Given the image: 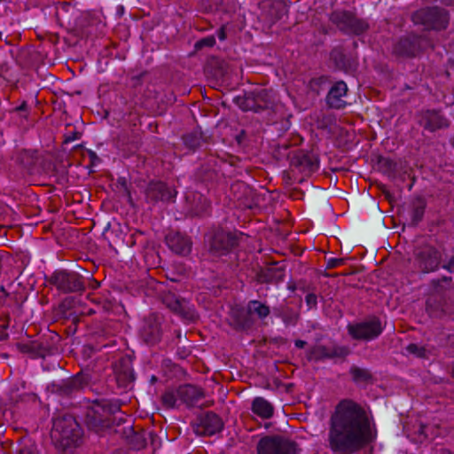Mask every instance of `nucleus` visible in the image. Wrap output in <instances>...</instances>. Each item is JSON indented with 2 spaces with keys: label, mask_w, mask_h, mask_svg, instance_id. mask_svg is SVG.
<instances>
[{
  "label": "nucleus",
  "mask_w": 454,
  "mask_h": 454,
  "mask_svg": "<svg viewBox=\"0 0 454 454\" xmlns=\"http://www.w3.org/2000/svg\"><path fill=\"white\" fill-rule=\"evenodd\" d=\"M376 436L366 411L351 400H343L336 406L330 419L329 448L338 454L354 453Z\"/></svg>",
  "instance_id": "obj_1"
},
{
  "label": "nucleus",
  "mask_w": 454,
  "mask_h": 454,
  "mask_svg": "<svg viewBox=\"0 0 454 454\" xmlns=\"http://www.w3.org/2000/svg\"><path fill=\"white\" fill-rule=\"evenodd\" d=\"M51 436L64 448H67L78 443L82 436V429L72 416H63L53 419Z\"/></svg>",
  "instance_id": "obj_2"
},
{
  "label": "nucleus",
  "mask_w": 454,
  "mask_h": 454,
  "mask_svg": "<svg viewBox=\"0 0 454 454\" xmlns=\"http://www.w3.org/2000/svg\"><path fill=\"white\" fill-rule=\"evenodd\" d=\"M274 101V92L265 89L235 98V103L241 110L255 113L272 107Z\"/></svg>",
  "instance_id": "obj_3"
},
{
  "label": "nucleus",
  "mask_w": 454,
  "mask_h": 454,
  "mask_svg": "<svg viewBox=\"0 0 454 454\" xmlns=\"http://www.w3.org/2000/svg\"><path fill=\"white\" fill-rule=\"evenodd\" d=\"M258 454H299L297 444L282 436H266L257 444Z\"/></svg>",
  "instance_id": "obj_4"
},
{
  "label": "nucleus",
  "mask_w": 454,
  "mask_h": 454,
  "mask_svg": "<svg viewBox=\"0 0 454 454\" xmlns=\"http://www.w3.org/2000/svg\"><path fill=\"white\" fill-rule=\"evenodd\" d=\"M415 24L422 25L425 29H442L448 24L447 12L438 7L421 9L412 15Z\"/></svg>",
  "instance_id": "obj_5"
},
{
  "label": "nucleus",
  "mask_w": 454,
  "mask_h": 454,
  "mask_svg": "<svg viewBox=\"0 0 454 454\" xmlns=\"http://www.w3.org/2000/svg\"><path fill=\"white\" fill-rule=\"evenodd\" d=\"M348 332L355 340L369 341L381 333L382 325L378 318L372 317L363 322L348 325Z\"/></svg>",
  "instance_id": "obj_6"
},
{
  "label": "nucleus",
  "mask_w": 454,
  "mask_h": 454,
  "mask_svg": "<svg viewBox=\"0 0 454 454\" xmlns=\"http://www.w3.org/2000/svg\"><path fill=\"white\" fill-rule=\"evenodd\" d=\"M330 20L345 33L360 34L368 27L366 22L357 20L350 12L345 11L333 12Z\"/></svg>",
  "instance_id": "obj_7"
},
{
  "label": "nucleus",
  "mask_w": 454,
  "mask_h": 454,
  "mask_svg": "<svg viewBox=\"0 0 454 454\" xmlns=\"http://www.w3.org/2000/svg\"><path fill=\"white\" fill-rule=\"evenodd\" d=\"M51 282L63 293L77 292L83 289L81 277L74 272L56 271L51 276Z\"/></svg>",
  "instance_id": "obj_8"
},
{
  "label": "nucleus",
  "mask_w": 454,
  "mask_h": 454,
  "mask_svg": "<svg viewBox=\"0 0 454 454\" xmlns=\"http://www.w3.org/2000/svg\"><path fill=\"white\" fill-rule=\"evenodd\" d=\"M163 303L175 313L180 315L188 321H193L197 316L189 302L176 296L175 294L168 293L163 296Z\"/></svg>",
  "instance_id": "obj_9"
},
{
  "label": "nucleus",
  "mask_w": 454,
  "mask_h": 454,
  "mask_svg": "<svg viewBox=\"0 0 454 454\" xmlns=\"http://www.w3.org/2000/svg\"><path fill=\"white\" fill-rule=\"evenodd\" d=\"M270 308L257 300L250 301L247 306V315L237 318V325L241 328L249 327L252 322V317L263 320L270 315Z\"/></svg>",
  "instance_id": "obj_10"
},
{
  "label": "nucleus",
  "mask_w": 454,
  "mask_h": 454,
  "mask_svg": "<svg viewBox=\"0 0 454 454\" xmlns=\"http://www.w3.org/2000/svg\"><path fill=\"white\" fill-rule=\"evenodd\" d=\"M145 194L151 202H170L175 199L176 192L161 182H153L148 185Z\"/></svg>",
  "instance_id": "obj_11"
},
{
  "label": "nucleus",
  "mask_w": 454,
  "mask_h": 454,
  "mask_svg": "<svg viewBox=\"0 0 454 454\" xmlns=\"http://www.w3.org/2000/svg\"><path fill=\"white\" fill-rule=\"evenodd\" d=\"M237 244L236 239L230 232L219 231L215 233L210 244V252L220 256L227 253Z\"/></svg>",
  "instance_id": "obj_12"
},
{
  "label": "nucleus",
  "mask_w": 454,
  "mask_h": 454,
  "mask_svg": "<svg viewBox=\"0 0 454 454\" xmlns=\"http://www.w3.org/2000/svg\"><path fill=\"white\" fill-rule=\"evenodd\" d=\"M349 353V350L346 347L342 346H323L318 345L314 347L310 353L309 358L316 360L330 359L335 357H345Z\"/></svg>",
  "instance_id": "obj_13"
},
{
  "label": "nucleus",
  "mask_w": 454,
  "mask_h": 454,
  "mask_svg": "<svg viewBox=\"0 0 454 454\" xmlns=\"http://www.w3.org/2000/svg\"><path fill=\"white\" fill-rule=\"evenodd\" d=\"M440 253L434 247H425L418 256L419 267L424 272H430L438 268Z\"/></svg>",
  "instance_id": "obj_14"
},
{
  "label": "nucleus",
  "mask_w": 454,
  "mask_h": 454,
  "mask_svg": "<svg viewBox=\"0 0 454 454\" xmlns=\"http://www.w3.org/2000/svg\"><path fill=\"white\" fill-rule=\"evenodd\" d=\"M140 334L142 339L148 344L157 342L160 337V327L158 318L150 317L145 320Z\"/></svg>",
  "instance_id": "obj_15"
},
{
  "label": "nucleus",
  "mask_w": 454,
  "mask_h": 454,
  "mask_svg": "<svg viewBox=\"0 0 454 454\" xmlns=\"http://www.w3.org/2000/svg\"><path fill=\"white\" fill-rule=\"evenodd\" d=\"M223 424L222 419L216 414L213 412H207L200 419V427L201 430L198 429V433L212 435L219 432L223 428Z\"/></svg>",
  "instance_id": "obj_16"
},
{
  "label": "nucleus",
  "mask_w": 454,
  "mask_h": 454,
  "mask_svg": "<svg viewBox=\"0 0 454 454\" xmlns=\"http://www.w3.org/2000/svg\"><path fill=\"white\" fill-rule=\"evenodd\" d=\"M176 395L181 402L189 406H192L202 398L203 392L196 386L184 385L179 387L176 390Z\"/></svg>",
  "instance_id": "obj_17"
},
{
  "label": "nucleus",
  "mask_w": 454,
  "mask_h": 454,
  "mask_svg": "<svg viewBox=\"0 0 454 454\" xmlns=\"http://www.w3.org/2000/svg\"><path fill=\"white\" fill-rule=\"evenodd\" d=\"M420 124L429 131H434L448 126V121L438 112L427 111L422 114Z\"/></svg>",
  "instance_id": "obj_18"
},
{
  "label": "nucleus",
  "mask_w": 454,
  "mask_h": 454,
  "mask_svg": "<svg viewBox=\"0 0 454 454\" xmlns=\"http://www.w3.org/2000/svg\"><path fill=\"white\" fill-rule=\"evenodd\" d=\"M348 87L344 82H336L327 95V103L333 108H341L345 105L343 98L346 96Z\"/></svg>",
  "instance_id": "obj_19"
},
{
  "label": "nucleus",
  "mask_w": 454,
  "mask_h": 454,
  "mask_svg": "<svg viewBox=\"0 0 454 454\" xmlns=\"http://www.w3.org/2000/svg\"><path fill=\"white\" fill-rule=\"evenodd\" d=\"M167 243L172 251L182 255L188 254L192 249L190 239L179 233L168 236Z\"/></svg>",
  "instance_id": "obj_20"
},
{
  "label": "nucleus",
  "mask_w": 454,
  "mask_h": 454,
  "mask_svg": "<svg viewBox=\"0 0 454 454\" xmlns=\"http://www.w3.org/2000/svg\"><path fill=\"white\" fill-rule=\"evenodd\" d=\"M254 413L262 419H270L273 414L272 405L262 397H256L252 403Z\"/></svg>",
  "instance_id": "obj_21"
},
{
  "label": "nucleus",
  "mask_w": 454,
  "mask_h": 454,
  "mask_svg": "<svg viewBox=\"0 0 454 454\" xmlns=\"http://www.w3.org/2000/svg\"><path fill=\"white\" fill-rule=\"evenodd\" d=\"M134 373L129 361L124 362L121 367L116 371V380L122 386L127 387L128 384L134 380Z\"/></svg>",
  "instance_id": "obj_22"
},
{
  "label": "nucleus",
  "mask_w": 454,
  "mask_h": 454,
  "mask_svg": "<svg viewBox=\"0 0 454 454\" xmlns=\"http://www.w3.org/2000/svg\"><path fill=\"white\" fill-rule=\"evenodd\" d=\"M416 51L417 47L410 38L401 39L394 47L395 53L400 56H412Z\"/></svg>",
  "instance_id": "obj_23"
},
{
  "label": "nucleus",
  "mask_w": 454,
  "mask_h": 454,
  "mask_svg": "<svg viewBox=\"0 0 454 454\" xmlns=\"http://www.w3.org/2000/svg\"><path fill=\"white\" fill-rule=\"evenodd\" d=\"M192 197V202L191 205V209L195 214H200L206 209L207 200L200 193H190L187 195L186 199L190 200Z\"/></svg>",
  "instance_id": "obj_24"
},
{
  "label": "nucleus",
  "mask_w": 454,
  "mask_h": 454,
  "mask_svg": "<svg viewBox=\"0 0 454 454\" xmlns=\"http://www.w3.org/2000/svg\"><path fill=\"white\" fill-rule=\"evenodd\" d=\"M297 163L307 171H314L317 168V160L309 154H301L297 157Z\"/></svg>",
  "instance_id": "obj_25"
},
{
  "label": "nucleus",
  "mask_w": 454,
  "mask_h": 454,
  "mask_svg": "<svg viewBox=\"0 0 454 454\" xmlns=\"http://www.w3.org/2000/svg\"><path fill=\"white\" fill-rule=\"evenodd\" d=\"M278 269L276 267L267 268L259 274L258 278L261 282H271L275 280H279L281 277V273L278 272Z\"/></svg>",
  "instance_id": "obj_26"
},
{
  "label": "nucleus",
  "mask_w": 454,
  "mask_h": 454,
  "mask_svg": "<svg viewBox=\"0 0 454 454\" xmlns=\"http://www.w3.org/2000/svg\"><path fill=\"white\" fill-rule=\"evenodd\" d=\"M35 153L23 150L17 156V161L26 168H29L35 164Z\"/></svg>",
  "instance_id": "obj_27"
},
{
  "label": "nucleus",
  "mask_w": 454,
  "mask_h": 454,
  "mask_svg": "<svg viewBox=\"0 0 454 454\" xmlns=\"http://www.w3.org/2000/svg\"><path fill=\"white\" fill-rule=\"evenodd\" d=\"M185 145L191 149H195L200 145V137L196 134H188L184 137Z\"/></svg>",
  "instance_id": "obj_28"
},
{
  "label": "nucleus",
  "mask_w": 454,
  "mask_h": 454,
  "mask_svg": "<svg viewBox=\"0 0 454 454\" xmlns=\"http://www.w3.org/2000/svg\"><path fill=\"white\" fill-rule=\"evenodd\" d=\"M408 353L412 354L418 357H425L427 356V350L424 347H420L417 344H409L406 347Z\"/></svg>",
  "instance_id": "obj_29"
},
{
  "label": "nucleus",
  "mask_w": 454,
  "mask_h": 454,
  "mask_svg": "<svg viewBox=\"0 0 454 454\" xmlns=\"http://www.w3.org/2000/svg\"><path fill=\"white\" fill-rule=\"evenodd\" d=\"M177 397V395L173 392H166L162 395V403L166 407L173 408L176 406Z\"/></svg>",
  "instance_id": "obj_30"
},
{
  "label": "nucleus",
  "mask_w": 454,
  "mask_h": 454,
  "mask_svg": "<svg viewBox=\"0 0 454 454\" xmlns=\"http://www.w3.org/2000/svg\"><path fill=\"white\" fill-rule=\"evenodd\" d=\"M351 374L356 380H365L370 376L368 371L358 367L351 368Z\"/></svg>",
  "instance_id": "obj_31"
},
{
  "label": "nucleus",
  "mask_w": 454,
  "mask_h": 454,
  "mask_svg": "<svg viewBox=\"0 0 454 454\" xmlns=\"http://www.w3.org/2000/svg\"><path fill=\"white\" fill-rule=\"evenodd\" d=\"M95 414H96L95 411H90L87 413V423L90 427H91L93 428H97L98 427H99V425L102 421L100 419L94 418Z\"/></svg>",
  "instance_id": "obj_32"
},
{
  "label": "nucleus",
  "mask_w": 454,
  "mask_h": 454,
  "mask_svg": "<svg viewBox=\"0 0 454 454\" xmlns=\"http://www.w3.org/2000/svg\"><path fill=\"white\" fill-rule=\"evenodd\" d=\"M82 382L81 377H74L67 382V387L70 391L82 387Z\"/></svg>",
  "instance_id": "obj_33"
},
{
  "label": "nucleus",
  "mask_w": 454,
  "mask_h": 454,
  "mask_svg": "<svg viewBox=\"0 0 454 454\" xmlns=\"http://www.w3.org/2000/svg\"><path fill=\"white\" fill-rule=\"evenodd\" d=\"M424 209L423 207H416L412 212V223L417 224L423 217Z\"/></svg>",
  "instance_id": "obj_34"
},
{
  "label": "nucleus",
  "mask_w": 454,
  "mask_h": 454,
  "mask_svg": "<svg viewBox=\"0 0 454 454\" xmlns=\"http://www.w3.org/2000/svg\"><path fill=\"white\" fill-rule=\"evenodd\" d=\"M215 40L214 37H207L196 43V47L202 48L204 46L211 47L215 44Z\"/></svg>",
  "instance_id": "obj_35"
},
{
  "label": "nucleus",
  "mask_w": 454,
  "mask_h": 454,
  "mask_svg": "<svg viewBox=\"0 0 454 454\" xmlns=\"http://www.w3.org/2000/svg\"><path fill=\"white\" fill-rule=\"evenodd\" d=\"M343 263V259L341 258H330L327 261V268H335Z\"/></svg>",
  "instance_id": "obj_36"
},
{
  "label": "nucleus",
  "mask_w": 454,
  "mask_h": 454,
  "mask_svg": "<svg viewBox=\"0 0 454 454\" xmlns=\"http://www.w3.org/2000/svg\"><path fill=\"white\" fill-rule=\"evenodd\" d=\"M305 300L309 308L317 305V296L314 294H307Z\"/></svg>",
  "instance_id": "obj_37"
},
{
  "label": "nucleus",
  "mask_w": 454,
  "mask_h": 454,
  "mask_svg": "<svg viewBox=\"0 0 454 454\" xmlns=\"http://www.w3.org/2000/svg\"><path fill=\"white\" fill-rule=\"evenodd\" d=\"M79 138V133L72 131L65 136V143H70Z\"/></svg>",
  "instance_id": "obj_38"
},
{
  "label": "nucleus",
  "mask_w": 454,
  "mask_h": 454,
  "mask_svg": "<svg viewBox=\"0 0 454 454\" xmlns=\"http://www.w3.org/2000/svg\"><path fill=\"white\" fill-rule=\"evenodd\" d=\"M443 268L448 270L450 272H454V255L447 264L443 265Z\"/></svg>",
  "instance_id": "obj_39"
},
{
  "label": "nucleus",
  "mask_w": 454,
  "mask_h": 454,
  "mask_svg": "<svg viewBox=\"0 0 454 454\" xmlns=\"http://www.w3.org/2000/svg\"><path fill=\"white\" fill-rule=\"evenodd\" d=\"M20 454H38V453L31 448L25 447L22 450H20Z\"/></svg>",
  "instance_id": "obj_40"
},
{
  "label": "nucleus",
  "mask_w": 454,
  "mask_h": 454,
  "mask_svg": "<svg viewBox=\"0 0 454 454\" xmlns=\"http://www.w3.org/2000/svg\"><path fill=\"white\" fill-rule=\"evenodd\" d=\"M217 36L221 41H223L226 38V35L224 32V28L221 27L217 32Z\"/></svg>",
  "instance_id": "obj_41"
},
{
  "label": "nucleus",
  "mask_w": 454,
  "mask_h": 454,
  "mask_svg": "<svg viewBox=\"0 0 454 454\" xmlns=\"http://www.w3.org/2000/svg\"><path fill=\"white\" fill-rule=\"evenodd\" d=\"M306 342L301 340H298L295 341V346L299 348H302L305 346Z\"/></svg>",
  "instance_id": "obj_42"
},
{
  "label": "nucleus",
  "mask_w": 454,
  "mask_h": 454,
  "mask_svg": "<svg viewBox=\"0 0 454 454\" xmlns=\"http://www.w3.org/2000/svg\"><path fill=\"white\" fill-rule=\"evenodd\" d=\"M340 54L337 51H333L332 58L336 59L337 55Z\"/></svg>",
  "instance_id": "obj_43"
},
{
  "label": "nucleus",
  "mask_w": 454,
  "mask_h": 454,
  "mask_svg": "<svg viewBox=\"0 0 454 454\" xmlns=\"http://www.w3.org/2000/svg\"><path fill=\"white\" fill-rule=\"evenodd\" d=\"M452 375L454 377V365H453V368H452Z\"/></svg>",
  "instance_id": "obj_44"
},
{
  "label": "nucleus",
  "mask_w": 454,
  "mask_h": 454,
  "mask_svg": "<svg viewBox=\"0 0 454 454\" xmlns=\"http://www.w3.org/2000/svg\"><path fill=\"white\" fill-rule=\"evenodd\" d=\"M452 145H453V146H454V137H453V140H452Z\"/></svg>",
  "instance_id": "obj_45"
}]
</instances>
